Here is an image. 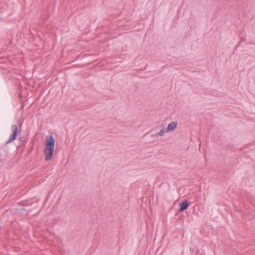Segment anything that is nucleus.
Wrapping results in <instances>:
<instances>
[{
	"label": "nucleus",
	"instance_id": "f257e3e1",
	"mask_svg": "<svg viewBox=\"0 0 255 255\" xmlns=\"http://www.w3.org/2000/svg\"><path fill=\"white\" fill-rule=\"evenodd\" d=\"M54 145L55 140L53 136L51 135L47 136L44 149L45 159L46 161H49L51 159L54 150Z\"/></svg>",
	"mask_w": 255,
	"mask_h": 255
},
{
	"label": "nucleus",
	"instance_id": "f03ea898",
	"mask_svg": "<svg viewBox=\"0 0 255 255\" xmlns=\"http://www.w3.org/2000/svg\"><path fill=\"white\" fill-rule=\"evenodd\" d=\"M12 133L10 135L9 139L6 141L5 144L9 143L16 139L17 135V127L16 125L11 126Z\"/></svg>",
	"mask_w": 255,
	"mask_h": 255
},
{
	"label": "nucleus",
	"instance_id": "7ed1b4c3",
	"mask_svg": "<svg viewBox=\"0 0 255 255\" xmlns=\"http://www.w3.org/2000/svg\"><path fill=\"white\" fill-rule=\"evenodd\" d=\"M179 206L180 207L179 211H182L186 210V209L188 208V207L189 206V204H188L187 200H185L182 202L180 203L179 204Z\"/></svg>",
	"mask_w": 255,
	"mask_h": 255
},
{
	"label": "nucleus",
	"instance_id": "20e7f679",
	"mask_svg": "<svg viewBox=\"0 0 255 255\" xmlns=\"http://www.w3.org/2000/svg\"><path fill=\"white\" fill-rule=\"evenodd\" d=\"M175 129V122H172L169 124L165 129V132H168L170 130H173Z\"/></svg>",
	"mask_w": 255,
	"mask_h": 255
},
{
	"label": "nucleus",
	"instance_id": "39448f33",
	"mask_svg": "<svg viewBox=\"0 0 255 255\" xmlns=\"http://www.w3.org/2000/svg\"><path fill=\"white\" fill-rule=\"evenodd\" d=\"M165 132V129H164V128H163V129H161L159 132L156 133L155 134V136H162L164 134Z\"/></svg>",
	"mask_w": 255,
	"mask_h": 255
}]
</instances>
